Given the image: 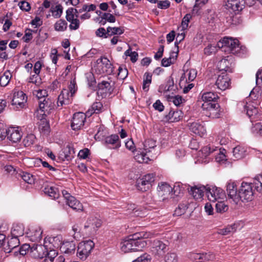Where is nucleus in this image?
Masks as SVG:
<instances>
[{"label": "nucleus", "mask_w": 262, "mask_h": 262, "mask_svg": "<svg viewBox=\"0 0 262 262\" xmlns=\"http://www.w3.org/2000/svg\"><path fill=\"white\" fill-rule=\"evenodd\" d=\"M178 188V187L175 186L173 188L174 193H173L172 188L169 184L161 183L159 185L157 194L153 196L154 202L159 206H161L162 202L166 203L172 199L173 194L176 196L179 195L180 192L175 194Z\"/></svg>", "instance_id": "nucleus-1"}, {"label": "nucleus", "mask_w": 262, "mask_h": 262, "mask_svg": "<svg viewBox=\"0 0 262 262\" xmlns=\"http://www.w3.org/2000/svg\"><path fill=\"white\" fill-rule=\"evenodd\" d=\"M217 47L225 53L233 54H237L241 50L239 41L237 39L229 37H224L220 40L217 43Z\"/></svg>", "instance_id": "nucleus-2"}, {"label": "nucleus", "mask_w": 262, "mask_h": 262, "mask_svg": "<svg viewBox=\"0 0 262 262\" xmlns=\"http://www.w3.org/2000/svg\"><path fill=\"white\" fill-rule=\"evenodd\" d=\"M60 236H55L50 237L49 242L53 245L55 248H58L60 247L61 252L69 254L73 252L75 250V244L73 242H65L61 244Z\"/></svg>", "instance_id": "nucleus-3"}, {"label": "nucleus", "mask_w": 262, "mask_h": 262, "mask_svg": "<svg viewBox=\"0 0 262 262\" xmlns=\"http://www.w3.org/2000/svg\"><path fill=\"white\" fill-rule=\"evenodd\" d=\"M95 72L98 74H111L113 72V67L110 61L105 57H101L96 60L94 67Z\"/></svg>", "instance_id": "nucleus-4"}, {"label": "nucleus", "mask_w": 262, "mask_h": 262, "mask_svg": "<svg viewBox=\"0 0 262 262\" xmlns=\"http://www.w3.org/2000/svg\"><path fill=\"white\" fill-rule=\"evenodd\" d=\"M237 197L239 198V204L242 202H249L253 198V191L250 184L243 182L238 191Z\"/></svg>", "instance_id": "nucleus-5"}, {"label": "nucleus", "mask_w": 262, "mask_h": 262, "mask_svg": "<svg viewBox=\"0 0 262 262\" xmlns=\"http://www.w3.org/2000/svg\"><path fill=\"white\" fill-rule=\"evenodd\" d=\"M27 97L22 91L14 90L11 101L12 108L20 110L26 107Z\"/></svg>", "instance_id": "nucleus-6"}, {"label": "nucleus", "mask_w": 262, "mask_h": 262, "mask_svg": "<svg viewBox=\"0 0 262 262\" xmlns=\"http://www.w3.org/2000/svg\"><path fill=\"white\" fill-rule=\"evenodd\" d=\"M102 225V221L98 217L94 216H90L85 222L82 231L86 234L95 233Z\"/></svg>", "instance_id": "nucleus-7"}, {"label": "nucleus", "mask_w": 262, "mask_h": 262, "mask_svg": "<svg viewBox=\"0 0 262 262\" xmlns=\"http://www.w3.org/2000/svg\"><path fill=\"white\" fill-rule=\"evenodd\" d=\"M206 195L208 199L213 202L226 199L224 191L221 188L215 186L207 187Z\"/></svg>", "instance_id": "nucleus-8"}, {"label": "nucleus", "mask_w": 262, "mask_h": 262, "mask_svg": "<svg viewBox=\"0 0 262 262\" xmlns=\"http://www.w3.org/2000/svg\"><path fill=\"white\" fill-rule=\"evenodd\" d=\"M202 108L204 114L210 118H217L220 116V106L217 103L213 102H204Z\"/></svg>", "instance_id": "nucleus-9"}, {"label": "nucleus", "mask_w": 262, "mask_h": 262, "mask_svg": "<svg viewBox=\"0 0 262 262\" xmlns=\"http://www.w3.org/2000/svg\"><path fill=\"white\" fill-rule=\"evenodd\" d=\"M94 246V244L91 240L80 243L77 249V256L82 260L86 259Z\"/></svg>", "instance_id": "nucleus-10"}, {"label": "nucleus", "mask_w": 262, "mask_h": 262, "mask_svg": "<svg viewBox=\"0 0 262 262\" xmlns=\"http://www.w3.org/2000/svg\"><path fill=\"white\" fill-rule=\"evenodd\" d=\"M155 181V176L153 174H147L137 181L136 187L137 189L142 192L149 189L151 183Z\"/></svg>", "instance_id": "nucleus-11"}, {"label": "nucleus", "mask_w": 262, "mask_h": 262, "mask_svg": "<svg viewBox=\"0 0 262 262\" xmlns=\"http://www.w3.org/2000/svg\"><path fill=\"white\" fill-rule=\"evenodd\" d=\"M78 11L73 8H69L66 11V19L70 23L69 28L71 30H76L80 26V21L78 19Z\"/></svg>", "instance_id": "nucleus-12"}, {"label": "nucleus", "mask_w": 262, "mask_h": 262, "mask_svg": "<svg viewBox=\"0 0 262 262\" xmlns=\"http://www.w3.org/2000/svg\"><path fill=\"white\" fill-rule=\"evenodd\" d=\"M227 192L229 202L234 205L239 204V198L237 197V186L234 182H230L227 185Z\"/></svg>", "instance_id": "nucleus-13"}, {"label": "nucleus", "mask_w": 262, "mask_h": 262, "mask_svg": "<svg viewBox=\"0 0 262 262\" xmlns=\"http://www.w3.org/2000/svg\"><path fill=\"white\" fill-rule=\"evenodd\" d=\"M62 193L66 200L67 204L69 207L76 211H82L83 206L80 202L76 200L75 198L70 195V194L65 190L62 191Z\"/></svg>", "instance_id": "nucleus-14"}, {"label": "nucleus", "mask_w": 262, "mask_h": 262, "mask_svg": "<svg viewBox=\"0 0 262 262\" xmlns=\"http://www.w3.org/2000/svg\"><path fill=\"white\" fill-rule=\"evenodd\" d=\"M231 84V79L226 73H222L219 75L215 82L217 88L225 91L229 88Z\"/></svg>", "instance_id": "nucleus-15"}, {"label": "nucleus", "mask_w": 262, "mask_h": 262, "mask_svg": "<svg viewBox=\"0 0 262 262\" xmlns=\"http://www.w3.org/2000/svg\"><path fill=\"white\" fill-rule=\"evenodd\" d=\"M86 116V113L84 114L82 112H78L74 114L71 123L72 129L73 130L80 129L84 125Z\"/></svg>", "instance_id": "nucleus-16"}, {"label": "nucleus", "mask_w": 262, "mask_h": 262, "mask_svg": "<svg viewBox=\"0 0 262 262\" xmlns=\"http://www.w3.org/2000/svg\"><path fill=\"white\" fill-rule=\"evenodd\" d=\"M46 246H48L46 245ZM47 255V249L46 246L41 245L33 244L30 249V255L35 259H40Z\"/></svg>", "instance_id": "nucleus-17"}, {"label": "nucleus", "mask_w": 262, "mask_h": 262, "mask_svg": "<svg viewBox=\"0 0 262 262\" xmlns=\"http://www.w3.org/2000/svg\"><path fill=\"white\" fill-rule=\"evenodd\" d=\"M245 4L244 0H227L226 6L229 11L238 13L244 9Z\"/></svg>", "instance_id": "nucleus-18"}, {"label": "nucleus", "mask_w": 262, "mask_h": 262, "mask_svg": "<svg viewBox=\"0 0 262 262\" xmlns=\"http://www.w3.org/2000/svg\"><path fill=\"white\" fill-rule=\"evenodd\" d=\"M7 135L9 140L17 143L20 140L23 134L18 127H10L7 130Z\"/></svg>", "instance_id": "nucleus-19"}, {"label": "nucleus", "mask_w": 262, "mask_h": 262, "mask_svg": "<svg viewBox=\"0 0 262 262\" xmlns=\"http://www.w3.org/2000/svg\"><path fill=\"white\" fill-rule=\"evenodd\" d=\"M42 230L38 226L31 227L27 233V236L30 241L34 242H38L42 238Z\"/></svg>", "instance_id": "nucleus-20"}, {"label": "nucleus", "mask_w": 262, "mask_h": 262, "mask_svg": "<svg viewBox=\"0 0 262 262\" xmlns=\"http://www.w3.org/2000/svg\"><path fill=\"white\" fill-rule=\"evenodd\" d=\"M73 96H71L68 90H62L58 97L57 106L61 107L63 105L69 104L71 102Z\"/></svg>", "instance_id": "nucleus-21"}, {"label": "nucleus", "mask_w": 262, "mask_h": 262, "mask_svg": "<svg viewBox=\"0 0 262 262\" xmlns=\"http://www.w3.org/2000/svg\"><path fill=\"white\" fill-rule=\"evenodd\" d=\"M135 244L134 236H130L124 238L121 243V249L125 253L129 252L132 250L135 251Z\"/></svg>", "instance_id": "nucleus-22"}, {"label": "nucleus", "mask_w": 262, "mask_h": 262, "mask_svg": "<svg viewBox=\"0 0 262 262\" xmlns=\"http://www.w3.org/2000/svg\"><path fill=\"white\" fill-rule=\"evenodd\" d=\"M197 72L195 69H191L186 70L181 76L180 85L186 84L193 81L196 77Z\"/></svg>", "instance_id": "nucleus-23"}, {"label": "nucleus", "mask_w": 262, "mask_h": 262, "mask_svg": "<svg viewBox=\"0 0 262 262\" xmlns=\"http://www.w3.org/2000/svg\"><path fill=\"white\" fill-rule=\"evenodd\" d=\"M233 63V57L232 56H227L222 59L217 63V67L220 71L231 72V67Z\"/></svg>", "instance_id": "nucleus-24"}, {"label": "nucleus", "mask_w": 262, "mask_h": 262, "mask_svg": "<svg viewBox=\"0 0 262 262\" xmlns=\"http://www.w3.org/2000/svg\"><path fill=\"white\" fill-rule=\"evenodd\" d=\"M206 189L207 187L204 186H195L191 187L189 191L194 199L201 200L204 195V192H205L206 193Z\"/></svg>", "instance_id": "nucleus-25"}, {"label": "nucleus", "mask_w": 262, "mask_h": 262, "mask_svg": "<svg viewBox=\"0 0 262 262\" xmlns=\"http://www.w3.org/2000/svg\"><path fill=\"white\" fill-rule=\"evenodd\" d=\"M152 248L157 255H162L167 250V246L163 242L156 239L152 242Z\"/></svg>", "instance_id": "nucleus-26"}, {"label": "nucleus", "mask_w": 262, "mask_h": 262, "mask_svg": "<svg viewBox=\"0 0 262 262\" xmlns=\"http://www.w3.org/2000/svg\"><path fill=\"white\" fill-rule=\"evenodd\" d=\"M216 150V147H211L209 145L203 147L199 152V157L202 162H208V160L206 159L209 156L211 153L215 151Z\"/></svg>", "instance_id": "nucleus-27"}, {"label": "nucleus", "mask_w": 262, "mask_h": 262, "mask_svg": "<svg viewBox=\"0 0 262 262\" xmlns=\"http://www.w3.org/2000/svg\"><path fill=\"white\" fill-rule=\"evenodd\" d=\"M189 128L191 132L200 136L204 135L206 130L204 126L199 122H193L190 124Z\"/></svg>", "instance_id": "nucleus-28"}, {"label": "nucleus", "mask_w": 262, "mask_h": 262, "mask_svg": "<svg viewBox=\"0 0 262 262\" xmlns=\"http://www.w3.org/2000/svg\"><path fill=\"white\" fill-rule=\"evenodd\" d=\"M246 151V149L244 147L237 146L233 148V157L236 160L242 159L245 157Z\"/></svg>", "instance_id": "nucleus-29"}, {"label": "nucleus", "mask_w": 262, "mask_h": 262, "mask_svg": "<svg viewBox=\"0 0 262 262\" xmlns=\"http://www.w3.org/2000/svg\"><path fill=\"white\" fill-rule=\"evenodd\" d=\"M51 102L49 98H45L39 101V108L44 113H48L52 109Z\"/></svg>", "instance_id": "nucleus-30"}, {"label": "nucleus", "mask_w": 262, "mask_h": 262, "mask_svg": "<svg viewBox=\"0 0 262 262\" xmlns=\"http://www.w3.org/2000/svg\"><path fill=\"white\" fill-rule=\"evenodd\" d=\"M24 232V227L21 224H14L11 229V235L15 237L22 236Z\"/></svg>", "instance_id": "nucleus-31"}, {"label": "nucleus", "mask_w": 262, "mask_h": 262, "mask_svg": "<svg viewBox=\"0 0 262 262\" xmlns=\"http://www.w3.org/2000/svg\"><path fill=\"white\" fill-rule=\"evenodd\" d=\"M105 142L106 144H115V148H118L121 146L119 137L117 135H112L105 138Z\"/></svg>", "instance_id": "nucleus-32"}, {"label": "nucleus", "mask_w": 262, "mask_h": 262, "mask_svg": "<svg viewBox=\"0 0 262 262\" xmlns=\"http://www.w3.org/2000/svg\"><path fill=\"white\" fill-rule=\"evenodd\" d=\"M103 107L102 104L100 102H96L93 104L91 108L86 111V115L88 116H91L93 113H99Z\"/></svg>", "instance_id": "nucleus-33"}, {"label": "nucleus", "mask_w": 262, "mask_h": 262, "mask_svg": "<svg viewBox=\"0 0 262 262\" xmlns=\"http://www.w3.org/2000/svg\"><path fill=\"white\" fill-rule=\"evenodd\" d=\"M43 191L45 194L48 195L53 199L58 198L59 194L57 188L51 186H47L44 188Z\"/></svg>", "instance_id": "nucleus-34"}, {"label": "nucleus", "mask_w": 262, "mask_h": 262, "mask_svg": "<svg viewBox=\"0 0 262 262\" xmlns=\"http://www.w3.org/2000/svg\"><path fill=\"white\" fill-rule=\"evenodd\" d=\"M20 244L19 240L18 237L12 236V237L8 239L7 242L8 249L9 252H10L12 249L17 247Z\"/></svg>", "instance_id": "nucleus-35"}, {"label": "nucleus", "mask_w": 262, "mask_h": 262, "mask_svg": "<svg viewBox=\"0 0 262 262\" xmlns=\"http://www.w3.org/2000/svg\"><path fill=\"white\" fill-rule=\"evenodd\" d=\"M62 153L64 154L63 157H62V154H60V157L63 160H70L72 159L74 154V149L69 146H67L64 148Z\"/></svg>", "instance_id": "nucleus-36"}, {"label": "nucleus", "mask_w": 262, "mask_h": 262, "mask_svg": "<svg viewBox=\"0 0 262 262\" xmlns=\"http://www.w3.org/2000/svg\"><path fill=\"white\" fill-rule=\"evenodd\" d=\"M252 184L257 191L262 193V174L255 176Z\"/></svg>", "instance_id": "nucleus-37"}, {"label": "nucleus", "mask_w": 262, "mask_h": 262, "mask_svg": "<svg viewBox=\"0 0 262 262\" xmlns=\"http://www.w3.org/2000/svg\"><path fill=\"white\" fill-rule=\"evenodd\" d=\"M63 11V8L60 5H57L55 6L51 7L50 12L52 13V15L56 18H59Z\"/></svg>", "instance_id": "nucleus-38"}, {"label": "nucleus", "mask_w": 262, "mask_h": 262, "mask_svg": "<svg viewBox=\"0 0 262 262\" xmlns=\"http://www.w3.org/2000/svg\"><path fill=\"white\" fill-rule=\"evenodd\" d=\"M68 23L65 20L59 19L54 24V29L56 31L63 32L66 30Z\"/></svg>", "instance_id": "nucleus-39"}, {"label": "nucleus", "mask_w": 262, "mask_h": 262, "mask_svg": "<svg viewBox=\"0 0 262 262\" xmlns=\"http://www.w3.org/2000/svg\"><path fill=\"white\" fill-rule=\"evenodd\" d=\"M124 29L122 27H111L107 28V36H111L114 35H121L124 32Z\"/></svg>", "instance_id": "nucleus-40"}, {"label": "nucleus", "mask_w": 262, "mask_h": 262, "mask_svg": "<svg viewBox=\"0 0 262 262\" xmlns=\"http://www.w3.org/2000/svg\"><path fill=\"white\" fill-rule=\"evenodd\" d=\"M225 199H221V201H216L215 209L217 212L223 213L227 211L228 209V205L225 203Z\"/></svg>", "instance_id": "nucleus-41"}, {"label": "nucleus", "mask_w": 262, "mask_h": 262, "mask_svg": "<svg viewBox=\"0 0 262 262\" xmlns=\"http://www.w3.org/2000/svg\"><path fill=\"white\" fill-rule=\"evenodd\" d=\"M152 75L148 72L144 75L142 88L145 91L148 90L149 86L151 82Z\"/></svg>", "instance_id": "nucleus-42"}, {"label": "nucleus", "mask_w": 262, "mask_h": 262, "mask_svg": "<svg viewBox=\"0 0 262 262\" xmlns=\"http://www.w3.org/2000/svg\"><path fill=\"white\" fill-rule=\"evenodd\" d=\"M134 236V238H135V251H138L140 250L141 249L144 248L147 245L146 242L141 238H138V240H137V234H135Z\"/></svg>", "instance_id": "nucleus-43"}, {"label": "nucleus", "mask_w": 262, "mask_h": 262, "mask_svg": "<svg viewBox=\"0 0 262 262\" xmlns=\"http://www.w3.org/2000/svg\"><path fill=\"white\" fill-rule=\"evenodd\" d=\"M217 97V95L211 92L204 93L202 96V99L204 102H210L215 100Z\"/></svg>", "instance_id": "nucleus-44"}, {"label": "nucleus", "mask_w": 262, "mask_h": 262, "mask_svg": "<svg viewBox=\"0 0 262 262\" xmlns=\"http://www.w3.org/2000/svg\"><path fill=\"white\" fill-rule=\"evenodd\" d=\"M23 180L28 184H32L34 183L35 179L34 176L29 173L23 172L20 174Z\"/></svg>", "instance_id": "nucleus-45"}, {"label": "nucleus", "mask_w": 262, "mask_h": 262, "mask_svg": "<svg viewBox=\"0 0 262 262\" xmlns=\"http://www.w3.org/2000/svg\"><path fill=\"white\" fill-rule=\"evenodd\" d=\"M10 75L9 72H6L0 77V85L1 86H6L9 83L10 80Z\"/></svg>", "instance_id": "nucleus-46"}, {"label": "nucleus", "mask_w": 262, "mask_h": 262, "mask_svg": "<svg viewBox=\"0 0 262 262\" xmlns=\"http://www.w3.org/2000/svg\"><path fill=\"white\" fill-rule=\"evenodd\" d=\"M188 206L187 203H183L179 205L178 207L176 209L174 214L176 215L180 216L185 213Z\"/></svg>", "instance_id": "nucleus-47"}, {"label": "nucleus", "mask_w": 262, "mask_h": 262, "mask_svg": "<svg viewBox=\"0 0 262 262\" xmlns=\"http://www.w3.org/2000/svg\"><path fill=\"white\" fill-rule=\"evenodd\" d=\"M35 136L33 134L28 135L24 139L23 143L25 146H30L32 145L35 140Z\"/></svg>", "instance_id": "nucleus-48"}, {"label": "nucleus", "mask_w": 262, "mask_h": 262, "mask_svg": "<svg viewBox=\"0 0 262 262\" xmlns=\"http://www.w3.org/2000/svg\"><path fill=\"white\" fill-rule=\"evenodd\" d=\"M177 254L174 252L168 253L165 257V262H178Z\"/></svg>", "instance_id": "nucleus-49"}, {"label": "nucleus", "mask_w": 262, "mask_h": 262, "mask_svg": "<svg viewBox=\"0 0 262 262\" xmlns=\"http://www.w3.org/2000/svg\"><path fill=\"white\" fill-rule=\"evenodd\" d=\"M34 95L38 98L39 100H43L48 96V92L46 90H37L34 91Z\"/></svg>", "instance_id": "nucleus-50"}, {"label": "nucleus", "mask_w": 262, "mask_h": 262, "mask_svg": "<svg viewBox=\"0 0 262 262\" xmlns=\"http://www.w3.org/2000/svg\"><path fill=\"white\" fill-rule=\"evenodd\" d=\"M191 18V15L190 14H187L184 16L181 23V28L182 30H184L187 28Z\"/></svg>", "instance_id": "nucleus-51"}, {"label": "nucleus", "mask_w": 262, "mask_h": 262, "mask_svg": "<svg viewBox=\"0 0 262 262\" xmlns=\"http://www.w3.org/2000/svg\"><path fill=\"white\" fill-rule=\"evenodd\" d=\"M144 150H148L149 152H151V149H154L156 146L155 142L153 140H147L144 143Z\"/></svg>", "instance_id": "nucleus-52"}, {"label": "nucleus", "mask_w": 262, "mask_h": 262, "mask_svg": "<svg viewBox=\"0 0 262 262\" xmlns=\"http://www.w3.org/2000/svg\"><path fill=\"white\" fill-rule=\"evenodd\" d=\"M235 225H231L227 226L226 228L221 229L219 233L222 235H227L231 232H234L235 231Z\"/></svg>", "instance_id": "nucleus-53"}, {"label": "nucleus", "mask_w": 262, "mask_h": 262, "mask_svg": "<svg viewBox=\"0 0 262 262\" xmlns=\"http://www.w3.org/2000/svg\"><path fill=\"white\" fill-rule=\"evenodd\" d=\"M151 259V256L147 253H144L133 262H150Z\"/></svg>", "instance_id": "nucleus-54"}, {"label": "nucleus", "mask_w": 262, "mask_h": 262, "mask_svg": "<svg viewBox=\"0 0 262 262\" xmlns=\"http://www.w3.org/2000/svg\"><path fill=\"white\" fill-rule=\"evenodd\" d=\"M204 51L205 54L210 55L217 51V47L212 45H209L204 49Z\"/></svg>", "instance_id": "nucleus-55"}, {"label": "nucleus", "mask_w": 262, "mask_h": 262, "mask_svg": "<svg viewBox=\"0 0 262 262\" xmlns=\"http://www.w3.org/2000/svg\"><path fill=\"white\" fill-rule=\"evenodd\" d=\"M215 160L217 162H222L226 160L225 149H220L219 152L215 156Z\"/></svg>", "instance_id": "nucleus-56"}, {"label": "nucleus", "mask_w": 262, "mask_h": 262, "mask_svg": "<svg viewBox=\"0 0 262 262\" xmlns=\"http://www.w3.org/2000/svg\"><path fill=\"white\" fill-rule=\"evenodd\" d=\"M139 236L137 235L138 238L146 239L151 238L155 237V234L151 232H142L139 233Z\"/></svg>", "instance_id": "nucleus-57"}, {"label": "nucleus", "mask_w": 262, "mask_h": 262, "mask_svg": "<svg viewBox=\"0 0 262 262\" xmlns=\"http://www.w3.org/2000/svg\"><path fill=\"white\" fill-rule=\"evenodd\" d=\"M169 100L172 102L176 106L179 105L183 102L182 97L179 95L170 97Z\"/></svg>", "instance_id": "nucleus-58"}, {"label": "nucleus", "mask_w": 262, "mask_h": 262, "mask_svg": "<svg viewBox=\"0 0 262 262\" xmlns=\"http://www.w3.org/2000/svg\"><path fill=\"white\" fill-rule=\"evenodd\" d=\"M118 76L121 79H124L127 76L128 71L125 68L119 67Z\"/></svg>", "instance_id": "nucleus-59"}, {"label": "nucleus", "mask_w": 262, "mask_h": 262, "mask_svg": "<svg viewBox=\"0 0 262 262\" xmlns=\"http://www.w3.org/2000/svg\"><path fill=\"white\" fill-rule=\"evenodd\" d=\"M102 19H105L110 23H115L116 21V18L115 16L109 13H104L101 17Z\"/></svg>", "instance_id": "nucleus-60"}, {"label": "nucleus", "mask_w": 262, "mask_h": 262, "mask_svg": "<svg viewBox=\"0 0 262 262\" xmlns=\"http://www.w3.org/2000/svg\"><path fill=\"white\" fill-rule=\"evenodd\" d=\"M31 247L29 244H24L20 248L19 252L21 255H25L27 253L30 254Z\"/></svg>", "instance_id": "nucleus-61"}, {"label": "nucleus", "mask_w": 262, "mask_h": 262, "mask_svg": "<svg viewBox=\"0 0 262 262\" xmlns=\"http://www.w3.org/2000/svg\"><path fill=\"white\" fill-rule=\"evenodd\" d=\"M7 135L6 125L3 123H0V141L4 140Z\"/></svg>", "instance_id": "nucleus-62"}, {"label": "nucleus", "mask_w": 262, "mask_h": 262, "mask_svg": "<svg viewBox=\"0 0 262 262\" xmlns=\"http://www.w3.org/2000/svg\"><path fill=\"white\" fill-rule=\"evenodd\" d=\"M180 112H170L168 115L169 119L171 122L178 121L180 118Z\"/></svg>", "instance_id": "nucleus-63"}, {"label": "nucleus", "mask_w": 262, "mask_h": 262, "mask_svg": "<svg viewBox=\"0 0 262 262\" xmlns=\"http://www.w3.org/2000/svg\"><path fill=\"white\" fill-rule=\"evenodd\" d=\"M158 7L162 9H166L168 8L170 6L169 1H158Z\"/></svg>", "instance_id": "nucleus-64"}]
</instances>
